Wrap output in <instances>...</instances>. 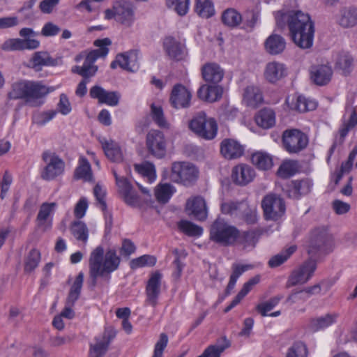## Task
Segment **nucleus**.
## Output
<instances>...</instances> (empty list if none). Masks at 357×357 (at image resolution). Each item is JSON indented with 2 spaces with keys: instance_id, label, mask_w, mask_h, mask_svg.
<instances>
[{
  "instance_id": "f257e3e1",
  "label": "nucleus",
  "mask_w": 357,
  "mask_h": 357,
  "mask_svg": "<svg viewBox=\"0 0 357 357\" xmlns=\"http://www.w3.org/2000/svg\"><path fill=\"white\" fill-rule=\"evenodd\" d=\"M278 24L287 22L289 36L295 45H312L314 27L307 13L300 10H279L275 13Z\"/></svg>"
},
{
  "instance_id": "f03ea898",
  "label": "nucleus",
  "mask_w": 357,
  "mask_h": 357,
  "mask_svg": "<svg viewBox=\"0 0 357 357\" xmlns=\"http://www.w3.org/2000/svg\"><path fill=\"white\" fill-rule=\"evenodd\" d=\"M120 263L121 258L114 248L108 249L105 252L103 247L99 245L93 250L89 259V276L92 286L96 285L98 277L109 275L116 271Z\"/></svg>"
},
{
  "instance_id": "7ed1b4c3",
  "label": "nucleus",
  "mask_w": 357,
  "mask_h": 357,
  "mask_svg": "<svg viewBox=\"0 0 357 357\" xmlns=\"http://www.w3.org/2000/svg\"><path fill=\"white\" fill-rule=\"evenodd\" d=\"M54 90V87H47L40 82L22 81L12 85L8 96L10 99H24L29 105L37 107L42 104L38 100Z\"/></svg>"
},
{
  "instance_id": "20e7f679",
  "label": "nucleus",
  "mask_w": 357,
  "mask_h": 357,
  "mask_svg": "<svg viewBox=\"0 0 357 357\" xmlns=\"http://www.w3.org/2000/svg\"><path fill=\"white\" fill-rule=\"evenodd\" d=\"M98 47V49L91 51L86 55L82 53L75 58L76 61H79L85 57L84 63L82 67L76 66L72 68L73 73H77L84 77L83 80L79 83L75 91L78 96L82 97L86 93L88 79L93 76L98 70V67L93 65V63L98 59L105 58L109 52L107 46Z\"/></svg>"
},
{
  "instance_id": "39448f33",
  "label": "nucleus",
  "mask_w": 357,
  "mask_h": 357,
  "mask_svg": "<svg viewBox=\"0 0 357 357\" xmlns=\"http://www.w3.org/2000/svg\"><path fill=\"white\" fill-rule=\"evenodd\" d=\"M238 236V229L223 219L218 218L211 227L210 239L221 245L228 246L234 244Z\"/></svg>"
},
{
  "instance_id": "423d86ee",
  "label": "nucleus",
  "mask_w": 357,
  "mask_h": 357,
  "mask_svg": "<svg viewBox=\"0 0 357 357\" xmlns=\"http://www.w3.org/2000/svg\"><path fill=\"white\" fill-rule=\"evenodd\" d=\"M189 128L199 137L213 139L217 135L218 124L213 118L203 112L197 114L189 123Z\"/></svg>"
},
{
  "instance_id": "0eeeda50",
  "label": "nucleus",
  "mask_w": 357,
  "mask_h": 357,
  "mask_svg": "<svg viewBox=\"0 0 357 357\" xmlns=\"http://www.w3.org/2000/svg\"><path fill=\"white\" fill-rule=\"evenodd\" d=\"M105 18L114 19L123 26L131 27L135 21L134 8L129 2H116L112 8L105 10Z\"/></svg>"
},
{
  "instance_id": "6e6552de",
  "label": "nucleus",
  "mask_w": 357,
  "mask_h": 357,
  "mask_svg": "<svg viewBox=\"0 0 357 357\" xmlns=\"http://www.w3.org/2000/svg\"><path fill=\"white\" fill-rule=\"evenodd\" d=\"M261 207L266 220H278L285 213L286 205L284 199L277 194L266 195L261 201Z\"/></svg>"
},
{
  "instance_id": "1a4fd4ad",
  "label": "nucleus",
  "mask_w": 357,
  "mask_h": 357,
  "mask_svg": "<svg viewBox=\"0 0 357 357\" xmlns=\"http://www.w3.org/2000/svg\"><path fill=\"white\" fill-rule=\"evenodd\" d=\"M198 174V169L195 165L185 162H176L172 164L170 178L175 183L188 185L197 179Z\"/></svg>"
},
{
  "instance_id": "9d476101",
  "label": "nucleus",
  "mask_w": 357,
  "mask_h": 357,
  "mask_svg": "<svg viewBox=\"0 0 357 357\" xmlns=\"http://www.w3.org/2000/svg\"><path fill=\"white\" fill-rule=\"evenodd\" d=\"M42 159L46 164L40 174V176L43 180H54L63 173L65 169V162L55 153L50 151H45L42 154Z\"/></svg>"
},
{
  "instance_id": "9b49d317",
  "label": "nucleus",
  "mask_w": 357,
  "mask_h": 357,
  "mask_svg": "<svg viewBox=\"0 0 357 357\" xmlns=\"http://www.w3.org/2000/svg\"><path fill=\"white\" fill-rule=\"evenodd\" d=\"M309 142L307 135L298 129H287L282 133L284 149L289 153H298L304 150Z\"/></svg>"
},
{
  "instance_id": "f8f14e48",
  "label": "nucleus",
  "mask_w": 357,
  "mask_h": 357,
  "mask_svg": "<svg viewBox=\"0 0 357 357\" xmlns=\"http://www.w3.org/2000/svg\"><path fill=\"white\" fill-rule=\"evenodd\" d=\"M146 146L149 153L157 158L166 154V139L162 132L151 130L146 137Z\"/></svg>"
},
{
  "instance_id": "ddd939ff",
  "label": "nucleus",
  "mask_w": 357,
  "mask_h": 357,
  "mask_svg": "<svg viewBox=\"0 0 357 357\" xmlns=\"http://www.w3.org/2000/svg\"><path fill=\"white\" fill-rule=\"evenodd\" d=\"M162 278V275L159 271H155L150 275L145 289L146 305L153 307L157 305L160 294Z\"/></svg>"
},
{
  "instance_id": "4468645a",
  "label": "nucleus",
  "mask_w": 357,
  "mask_h": 357,
  "mask_svg": "<svg viewBox=\"0 0 357 357\" xmlns=\"http://www.w3.org/2000/svg\"><path fill=\"white\" fill-rule=\"evenodd\" d=\"M317 268L314 261L308 260L291 274L288 282L290 286L302 284L307 282L312 276Z\"/></svg>"
},
{
  "instance_id": "2eb2a0df",
  "label": "nucleus",
  "mask_w": 357,
  "mask_h": 357,
  "mask_svg": "<svg viewBox=\"0 0 357 357\" xmlns=\"http://www.w3.org/2000/svg\"><path fill=\"white\" fill-rule=\"evenodd\" d=\"M187 213L195 220L204 221L208 216V208L205 199L200 196L189 198L185 204Z\"/></svg>"
},
{
  "instance_id": "dca6fc26",
  "label": "nucleus",
  "mask_w": 357,
  "mask_h": 357,
  "mask_svg": "<svg viewBox=\"0 0 357 357\" xmlns=\"http://www.w3.org/2000/svg\"><path fill=\"white\" fill-rule=\"evenodd\" d=\"M192 93L182 84H176L169 98L171 105L175 109L188 107L190 105Z\"/></svg>"
},
{
  "instance_id": "f3484780",
  "label": "nucleus",
  "mask_w": 357,
  "mask_h": 357,
  "mask_svg": "<svg viewBox=\"0 0 357 357\" xmlns=\"http://www.w3.org/2000/svg\"><path fill=\"white\" fill-rule=\"evenodd\" d=\"M137 61L138 51L132 50L117 54L115 60L111 63L110 67L112 69H115L119 66L124 70L134 71L138 67Z\"/></svg>"
},
{
  "instance_id": "a211bd4d",
  "label": "nucleus",
  "mask_w": 357,
  "mask_h": 357,
  "mask_svg": "<svg viewBox=\"0 0 357 357\" xmlns=\"http://www.w3.org/2000/svg\"><path fill=\"white\" fill-rule=\"evenodd\" d=\"M351 114L348 120L343 119L339 128L338 134L335 137V142L329 150L330 155L333 153L337 144H342L349 132L357 126V113L355 109L350 107Z\"/></svg>"
},
{
  "instance_id": "6ab92c4d",
  "label": "nucleus",
  "mask_w": 357,
  "mask_h": 357,
  "mask_svg": "<svg viewBox=\"0 0 357 357\" xmlns=\"http://www.w3.org/2000/svg\"><path fill=\"white\" fill-rule=\"evenodd\" d=\"M116 334L112 331L105 330L102 335L95 337V343L90 344L91 357H102L107 351L111 341Z\"/></svg>"
},
{
  "instance_id": "aec40b11",
  "label": "nucleus",
  "mask_w": 357,
  "mask_h": 357,
  "mask_svg": "<svg viewBox=\"0 0 357 357\" xmlns=\"http://www.w3.org/2000/svg\"><path fill=\"white\" fill-rule=\"evenodd\" d=\"M333 74V69L328 64L314 65L310 70L311 80L318 86L328 84L331 80Z\"/></svg>"
},
{
  "instance_id": "412c9836",
  "label": "nucleus",
  "mask_w": 357,
  "mask_h": 357,
  "mask_svg": "<svg viewBox=\"0 0 357 357\" xmlns=\"http://www.w3.org/2000/svg\"><path fill=\"white\" fill-rule=\"evenodd\" d=\"M90 96L97 99L101 104L112 107L119 104L121 97L118 92L106 91L100 86H94L90 89Z\"/></svg>"
},
{
  "instance_id": "4be33fe9",
  "label": "nucleus",
  "mask_w": 357,
  "mask_h": 357,
  "mask_svg": "<svg viewBox=\"0 0 357 357\" xmlns=\"http://www.w3.org/2000/svg\"><path fill=\"white\" fill-rule=\"evenodd\" d=\"M201 73L203 79L208 83L220 82L225 75L224 70L216 63L208 62L202 66Z\"/></svg>"
},
{
  "instance_id": "5701e85b",
  "label": "nucleus",
  "mask_w": 357,
  "mask_h": 357,
  "mask_svg": "<svg viewBox=\"0 0 357 357\" xmlns=\"http://www.w3.org/2000/svg\"><path fill=\"white\" fill-rule=\"evenodd\" d=\"M255 176L254 169L245 164L235 166L231 172L233 181L240 185H245L251 182Z\"/></svg>"
},
{
  "instance_id": "b1692460",
  "label": "nucleus",
  "mask_w": 357,
  "mask_h": 357,
  "mask_svg": "<svg viewBox=\"0 0 357 357\" xmlns=\"http://www.w3.org/2000/svg\"><path fill=\"white\" fill-rule=\"evenodd\" d=\"M220 153L226 159H236L243 155L244 148L234 139H225L221 142Z\"/></svg>"
},
{
  "instance_id": "393cba45",
  "label": "nucleus",
  "mask_w": 357,
  "mask_h": 357,
  "mask_svg": "<svg viewBox=\"0 0 357 357\" xmlns=\"http://www.w3.org/2000/svg\"><path fill=\"white\" fill-rule=\"evenodd\" d=\"M313 183L310 179L293 181L287 190L289 197L298 199L301 196L308 194L312 188Z\"/></svg>"
},
{
  "instance_id": "a878e982",
  "label": "nucleus",
  "mask_w": 357,
  "mask_h": 357,
  "mask_svg": "<svg viewBox=\"0 0 357 357\" xmlns=\"http://www.w3.org/2000/svg\"><path fill=\"white\" fill-rule=\"evenodd\" d=\"M56 204L55 203H43L37 215L38 226L43 231L52 227V220L51 215L53 213Z\"/></svg>"
},
{
  "instance_id": "bb28decb",
  "label": "nucleus",
  "mask_w": 357,
  "mask_h": 357,
  "mask_svg": "<svg viewBox=\"0 0 357 357\" xmlns=\"http://www.w3.org/2000/svg\"><path fill=\"white\" fill-rule=\"evenodd\" d=\"M264 75L268 82L275 83L287 75V69L284 64L272 61L266 64Z\"/></svg>"
},
{
  "instance_id": "cd10ccee",
  "label": "nucleus",
  "mask_w": 357,
  "mask_h": 357,
  "mask_svg": "<svg viewBox=\"0 0 357 357\" xmlns=\"http://www.w3.org/2000/svg\"><path fill=\"white\" fill-rule=\"evenodd\" d=\"M223 93V89L219 85H202L198 91V97L208 102H215L221 98Z\"/></svg>"
},
{
  "instance_id": "c85d7f7f",
  "label": "nucleus",
  "mask_w": 357,
  "mask_h": 357,
  "mask_svg": "<svg viewBox=\"0 0 357 357\" xmlns=\"http://www.w3.org/2000/svg\"><path fill=\"white\" fill-rule=\"evenodd\" d=\"M286 102L289 105L290 109L299 112L314 110L317 106L315 100L307 98L302 95L297 96L296 98H292L291 102H290L289 98H287Z\"/></svg>"
},
{
  "instance_id": "c756f323",
  "label": "nucleus",
  "mask_w": 357,
  "mask_h": 357,
  "mask_svg": "<svg viewBox=\"0 0 357 357\" xmlns=\"http://www.w3.org/2000/svg\"><path fill=\"white\" fill-rule=\"evenodd\" d=\"M336 22L344 28L353 27L357 24V9L344 8L335 17Z\"/></svg>"
},
{
  "instance_id": "7c9ffc66",
  "label": "nucleus",
  "mask_w": 357,
  "mask_h": 357,
  "mask_svg": "<svg viewBox=\"0 0 357 357\" xmlns=\"http://www.w3.org/2000/svg\"><path fill=\"white\" fill-rule=\"evenodd\" d=\"M337 314L331 313L313 318L310 320L309 328L314 332L323 330L335 324L337 321Z\"/></svg>"
},
{
  "instance_id": "2f4dec72",
  "label": "nucleus",
  "mask_w": 357,
  "mask_h": 357,
  "mask_svg": "<svg viewBox=\"0 0 357 357\" xmlns=\"http://www.w3.org/2000/svg\"><path fill=\"white\" fill-rule=\"evenodd\" d=\"M255 120L259 127L268 129L275 124V113L271 109L264 108L257 113Z\"/></svg>"
},
{
  "instance_id": "473e14b6",
  "label": "nucleus",
  "mask_w": 357,
  "mask_h": 357,
  "mask_svg": "<svg viewBox=\"0 0 357 357\" xmlns=\"http://www.w3.org/2000/svg\"><path fill=\"white\" fill-rule=\"evenodd\" d=\"M101 144L109 160L115 162H120L123 160L122 151L116 142L103 139L101 141Z\"/></svg>"
},
{
  "instance_id": "72a5a7b5",
  "label": "nucleus",
  "mask_w": 357,
  "mask_h": 357,
  "mask_svg": "<svg viewBox=\"0 0 357 357\" xmlns=\"http://www.w3.org/2000/svg\"><path fill=\"white\" fill-rule=\"evenodd\" d=\"M229 347L230 342L225 337H222L214 344L207 347L204 352L197 357H220L224 351Z\"/></svg>"
},
{
  "instance_id": "f704fd0d",
  "label": "nucleus",
  "mask_w": 357,
  "mask_h": 357,
  "mask_svg": "<svg viewBox=\"0 0 357 357\" xmlns=\"http://www.w3.org/2000/svg\"><path fill=\"white\" fill-rule=\"evenodd\" d=\"M248 208V203L245 202H226L221 204V211L225 215L234 218H239L244 210Z\"/></svg>"
},
{
  "instance_id": "c9c22d12",
  "label": "nucleus",
  "mask_w": 357,
  "mask_h": 357,
  "mask_svg": "<svg viewBox=\"0 0 357 357\" xmlns=\"http://www.w3.org/2000/svg\"><path fill=\"white\" fill-rule=\"evenodd\" d=\"M354 57L348 52H341L335 61V67L344 76L351 74L354 68Z\"/></svg>"
},
{
  "instance_id": "e433bc0d",
  "label": "nucleus",
  "mask_w": 357,
  "mask_h": 357,
  "mask_svg": "<svg viewBox=\"0 0 357 357\" xmlns=\"http://www.w3.org/2000/svg\"><path fill=\"white\" fill-rule=\"evenodd\" d=\"M243 100L248 106L255 108L262 102V94L259 88L249 86L245 89Z\"/></svg>"
},
{
  "instance_id": "4c0bfd02",
  "label": "nucleus",
  "mask_w": 357,
  "mask_h": 357,
  "mask_svg": "<svg viewBox=\"0 0 357 357\" xmlns=\"http://www.w3.org/2000/svg\"><path fill=\"white\" fill-rule=\"evenodd\" d=\"M84 278V273L79 272L71 285L67 297L69 305H75V302L78 300L81 294Z\"/></svg>"
},
{
  "instance_id": "58836bf2",
  "label": "nucleus",
  "mask_w": 357,
  "mask_h": 357,
  "mask_svg": "<svg viewBox=\"0 0 357 357\" xmlns=\"http://www.w3.org/2000/svg\"><path fill=\"white\" fill-rule=\"evenodd\" d=\"M75 176L77 179H83L86 181H91L93 175L91 172V165L88 160L81 156L79 160V165L76 168Z\"/></svg>"
},
{
  "instance_id": "ea45409f",
  "label": "nucleus",
  "mask_w": 357,
  "mask_h": 357,
  "mask_svg": "<svg viewBox=\"0 0 357 357\" xmlns=\"http://www.w3.org/2000/svg\"><path fill=\"white\" fill-rule=\"evenodd\" d=\"M175 188L169 184H159L155 190V196L160 203H167L175 192Z\"/></svg>"
},
{
  "instance_id": "a19ab883",
  "label": "nucleus",
  "mask_w": 357,
  "mask_h": 357,
  "mask_svg": "<svg viewBox=\"0 0 357 357\" xmlns=\"http://www.w3.org/2000/svg\"><path fill=\"white\" fill-rule=\"evenodd\" d=\"M70 231L74 237L86 243L89 238V229L86 224L82 221H75L71 224Z\"/></svg>"
},
{
  "instance_id": "79ce46f5",
  "label": "nucleus",
  "mask_w": 357,
  "mask_h": 357,
  "mask_svg": "<svg viewBox=\"0 0 357 357\" xmlns=\"http://www.w3.org/2000/svg\"><path fill=\"white\" fill-rule=\"evenodd\" d=\"M196 13L203 18H209L215 13L213 3L211 0H197Z\"/></svg>"
},
{
  "instance_id": "37998d69",
  "label": "nucleus",
  "mask_w": 357,
  "mask_h": 357,
  "mask_svg": "<svg viewBox=\"0 0 357 357\" xmlns=\"http://www.w3.org/2000/svg\"><path fill=\"white\" fill-rule=\"evenodd\" d=\"M252 163L260 169H268L273 166V160L270 155L257 152L252 154L251 158Z\"/></svg>"
},
{
  "instance_id": "c03bdc74",
  "label": "nucleus",
  "mask_w": 357,
  "mask_h": 357,
  "mask_svg": "<svg viewBox=\"0 0 357 357\" xmlns=\"http://www.w3.org/2000/svg\"><path fill=\"white\" fill-rule=\"evenodd\" d=\"M151 116L155 124L161 128H169V123L166 120L161 106L154 103L151 105Z\"/></svg>"
},
{
  "instance_id": "a18cd8bd",
  "label": "nucleus",
  "mask_w": 357,
  "mask_h": 357,
  "mask_svg": "<svg viewBox=\"0 0 357 357\" xmlns=\"http://www.w3.org/2000/svg\"><path fill=\"white\" fill-rule=\"evenodd\" d=\"M165 4L179 16L185 15L190 8V0H165Z\"/></svg>"
},
{
  "instance_id": "49530a36",
  "label": "nucleus",
  "mask_w": 357,
  "mask_h": 357,
  "mask_svg": "<svg viewBox=\"0 0 357 357\" xmlns=\"http://www.w3.org/2000/svg\"><path fill=\"white\" fill-rule=\"evenodd\" d=\"M135 169L142 176L147 178L150 183L153 182L156 178L155 166L149 162L135 164Z\"/></svg>"
},
{
  "instance_id": "de8ad7c7",
  "label": "nucleus",
  "mask_w": 357,
  "mask_h": 357,
  "mask_svg": "<svg viewBox=\"0 0 357 357\" xmlns=\"http://www.w3.org/2000/svg\"><path fill=\"white\" fill-rule=\"evenodd\" d=\"M282 298V295L273 296L266 301L259 303L256 306V310L262 317H266L268 315V312L278 305Z\"/></svg>"
},
{
  "instance_id": "09e8293b",
  "label": "nucleus",
  "mask_w": 357,
  "mask_h": 357,
  "mask_svg": "<svg viewBox=\"0 0 357 357\" xmlns=\"http://www.w3.org/2000/svg\"><path fill=\"white\" fill-rule=\"evenodd\" d=\"M179 229L189 236H200L203 233V229L190 221L181 220L178 222Z\"/></svg>"
},
{
  "instance_id": "8fccbe9b",
  "label": "nucleus",
  "mask_w": 357,
  "mask_h": 357,
  "mask_svg": "<svg viewBox=\"0 0 357 357\" xmlns=\"http://www.w3.org/2000/svg\"><path fill=\"white\" fill-rule=\"evenodd\" d=\"M222 22L231 27L238 26L243 20L241 15L236 10L230 8L226 10L222 15Z\"/></svg>"
},
{
  "instance_id": "3c124183",
  "label": "nucleus",
  "mask_w": 357,
  "mask_h": 357,
  "mask_svg": "<svg viewBox=\"0 0 357 357\" xmlns=\"http://www.w3.org/2000/svg\"><path fill=\"white\" fill-rule=\"evenodd\" d=\"M296 246L291 245L287 250L272 257L268 261L269 266L274 268L283 264L296 251Z\"/></svg>"
},
{
  "instance_id": "603ef678",
  "label": "nucleus",
  "mask_w": 357,
  "mask_h": 357,
  "mask_svg": "<svg viewBox=\"0 0 357 357\" xmlns=\"http://www.w3.org/2000/svg\"><path fill=\"white\" fill-rule=\"evenodd\" d=\"M40 252L36 249H32L28 254L24 262V271L32 272L39 264Z\"/></svg>"
},
{
  "instance_id": "864d4df0",
  "label": "nucleus",
  "mask_w": 357,
  "mask_h": 357,
  "mask_svg": "<svg viewBox=\"0 0 357 357\" xmlns=\"http://www.w3.org/2000/svg\"><path fill=\"white\" fill-rule=\"evenodd\" d=\"M157 261L156 257L153 255H144L139 257L133 259L130 261V267L136 269L144 266H153Z\"/></svg>"
},
{
  "instance_id": "5fc2aeb1",
  "label": "nucleus",
  "mask_w": 357,
  "mask_h": 357,
  "mask_svg": "<svg viewBox=\"0 0 357 357\" xmlns=\"http://www.w3.org/2000/svg\"><path fill=\"white\" fill-rule=\"evenodd\" d=\"M121 198L127 205L132 207L139 206L142 203L141 197L133 186L130 188Z\"/></svg>"
},
{
  "instance_id": "6e6d98bb",
  "label": "nucleus",
  "mask_w": 357,
  "mask_h": 357,
  "mask_svg": "<svg viewBox=\"0 0 357 357\" xmlns=\"http://www.w3.org/2000/svg\"><path fill=\"white\" fill-rule=\"evenodd\" d=\"M112 174L115 178L117 192L119 196H121L132 186L128 178L124 176L119 175L116 169H112Z\"/></svg>"
},
{
  "instance_id": "4d7b16f0",
  "label": "nucleus",
  "mask_w": 357,
  "mask_h": 357,
  "mask_svg": "<svg viewBox=\"0 0 357 357\" xmlns=\"http://www.w3.org/2000/svg\"><path fill=\"white\" fill-rule=\"evenodd\" d=\"M297 171L296 164L294 161H285L278 168L277 174L282 178H287L296 174Z\"/></svg>"
},
{
  "instance_id": "13d9d810",
  "label": "nucleus",
  "mask_w": 357,
  "mask_h": 357,
  "mask_svg": "<svg viewBox=\"0 0 357 357\" xmlns=\"http://www.w3.org/2000/svg\"><path fill=\"white\" fill-rule=\"evenodd\" d=\"M331 243V237L324 231L313 235L312 246L319 250H324V248Z\"/></svg>"
},
{
  "instance_id": "bf43d9fd",
  "label": "nucleus",
  "mask_w": 357,
  "mask_h": 357,
  "mask_svg": "<svg viewBox=\"0 0 357 357\" xmlns=\"http://www.w3.org/2000/svg\"><path fill=\"white\" fill-rule=\"evenodd\" d=\"M286 357H307L305 345L301 342L294 343L289 348Z\"/></svg>"
},
{
  "instance_id": "052dcab7",
  "label": "nucleus",
  "mask_w": 357,
  "mask_h": 357,
  "mask_svg": "<svg viewBox=\"0 0 357 357\" xmlns=\"http://www.w3.org/2000/svg\"><path fill=\"white\" fill-rule=\"evenodd\" d=\"M165 51L170 58L177 61L183 59L187 55L185 46H167Z\"/></svg>"
},
{
  "instance_id": "680f3d73",
  "label": "nucleus",
  "mask_w": 357,
  "mask_h": 357,
  "mask_svg": "<svg viewBox=\"0 0 357 357\" xmlns=\"http://www.w3.org/2000/svg\"><path fill=\"white\" fill-rule=\"evenodd\" d=\"M13 183V176L8 171H6L0 180V198L3 199Z\"/></svg>"
},
{
  "instance_id": "e2e57ef3",
  "label": "nucleus",
  "mask_w": 357,
  "mask_h": 357,
  "mask_svg": "<svg viewBox=\"0 0 357 357\" xmlns=\"http://www.w3.org/2000/svg\"><path fill=\"white\" fill-rule=\"evenodd\" d=\"M61 0H42L38 8L43 14H52L57 8Z\"/></svg>"
},
{
  "instance_id": "0e129e2a",
  "label": "nucleus",
  "mask_w": 357,
  "mask_h": 357,
  "mask_svg": "<svg viewBox=\"0 0 357 357\" xmlns=\"http://www.w3.org/2000/svg\"><path fill=\"white\" fill-rule=\"evenodd\" d=\"M259 19L258 11H247L244 16V28L252 30Z\"/></svg>"
},
{
  "instance_id": "69168bd1",
  "label": "nucleus",
  "mask_w": 357,
  "mask_h": 357,
  "mask_svg": "<svg viewBox=\"0 0 357 357\" xmlns=\"http://www.w3.org/2000/svg\"><path fill=\"white\" fill-rule=\"evenodd\" d=\"M31 62L34 68L40 66H47L51 63L49 55L46 52H38L35 53L31 59Z\"/></svg>"
},
{
  "instance_id": "338daca9",
  "label": "nucleus",
  "mask_w": 357,
  "mask_h": 357,
  "mask_svg": "<svg viewBox=\"0 0 357 357\" xmlns=\"http://www.w3.org/2000/svg\"><path fill=\"white\" fill-rule=\"evenodd\" d=\"M93 194L96 198L98 203L100 205V208L102 211H105L107 208V204L105 202L106 190L102 188L100 184H96L93 188Z\"/></svg>"
},
{
  "instance_id": "774afa93",
  "label": "nucleus",
  "mask_w": 357,
  "mask_h": 357,
  "mask_svg": "<svg viewBox=\"0 0 357 357\" xmlns=\"http://www.w3.org/2000/svg\"><path fill=\"white\" fill-rule=\"evenodd\" d=\"M168 343V337L165 333H161L159 340L156 342L153 357H162L163 351L166 348Z\"/></svg>"
}]
</instances>
